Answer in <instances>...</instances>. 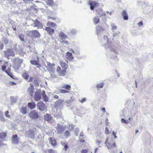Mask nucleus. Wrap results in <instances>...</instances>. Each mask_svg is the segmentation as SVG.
Instances as JSON below:
<instances>
[{
    "label": "nucleus",
    "mask_w": 153,
    "mask_h": 153,
    "mask_svg": "<svg viewBox=\"0 0 153 153\" xmlns=\"http://www.w3.org/2000/svg\"><path fill=\"white\" fill-rule=\"evenodd\" d=\"M103 39V40L101 41L100 40V42L104 44L107 43V44L105 46V49L107 51L110 50L114 51V46L111 43L109 42L107 36H104Z\"/></svg>",
    "instance_id": "nucleus-1"
},
{
    "label": "nucleus",
    "mask_w": 153,
    "mask_h": 153,
    "mask_svg": "<svg viewBox=\"0 0 153 153\" xmlns=\"http://www.w3.org/2000/svg\"><path fill=\"white\" fill-rule=\"evenodd\" d=\"M37 108L42 111H45L46 110L47 107L44 103L41 101L38 103L37 105Z\"/></svg>",
    "instance_id": "nucleus-2"
},
{
    "label": "nucleus",
    "mask_w": 153,
    "mask_h": 153,
    "mask_svg": "<svg viewBox=\"0 0 153 153\" xmlns=\"http://www.w3.org/2000/svg\"><path fill=\"white\" fill-rule=\"evenodd\" d=\"M43 117L45 120L51 123H54V120L53 118L50 114H46L44 115Z\"/></svg>",
    "instance_id": "nucleus-3"
},
{
    "label": "nucleus",
    "mask_w": 153,
    "mask_h": 153,
    "mask_svg": "<svg viewBox=\"0 0 153 153\" xmlns=\"http://www.w3.org/2000/svg\"><path fill=\"white\" fill-rule=\"evenodd\" d=\"M42 92L39 89L35 93L34 95L35 100L36 101H38L40 100L41 99Z\"/></svg>",
    "instance_id": "nucleus-4"
},
{
    "label": "nucleus",
    "mask_w": 153,
    "mask_h": 153,
    "mask_svg": "<svg viewBox=\"0 0 153 153\" xmlns=\"http://www.w3.org/2000/svg\"><path fill=\"white\" fill-rule=\"evenodd\" d=\"M47 65V68L51 75V72L53 73L55 71L54 66L55 65L54 64H51L50 63H48Z\"/></svg>",
    "instance_id": "nucleus-5"
},
{
    "label": "nucleus",
    "mask_w": 153,
    "mask_h": 153,
    "mask_svg": "<svg viewBox=\"0 0 153 153\" xmlns=\"http://www.w3.org/2000/svg\"><path fill=\"white\" fill-rule=\"evenodd\" d=\"M4 53L5 56L7 57L10 56H13L15 55V53L11 49H9L6 51H4Z\"/></svg>",
    "instance_id": "nucleus-6"
},
{
    "label": "nucleus",
    "mask_w": 153,
    "mask_h": 153,
    "mask_svg": "<svg viewBox=\"0 0 153 153\" xmlns=\"http://www.w3.org/2000/svg\"><path fill=\"white\" fill-rule=\"evenodd\" d=\"M56 128L57 131V133L59 134L62 133L65 130L64 128L59 124H57Z\"/></svg>",
    "instance_id": "nucleus-7"
},
{
    "label": "nucleus",
    "mask_w": 153,
    "mask_h": 153,
    "mask_svg": "<svg viewBox=\"0 0 153 153\" xmlns=\"http://www.w3.org/2000/svg\"><path fill=\"white\" fill-rule=\"evenodd\" d=\"M33 26L34 27H37L38 28H42L43 25L40 22L36 19L35 20H33Z\"/></svg>",
    "instance_id": "nucleus-8"
},
{
    "label": "nucleus",
    "mask_w": 153,
    "mask_h": 153,
    "mask_svg": "<svg viewBox=\"0 0 153 153\" xmlns=\"http://www.w3.org/2000/svg\"><path fill=\"white\" fill-rule=\"evenodd\" d=\"M56 71L59 76H64L66 74V71L65 70H61L59 66H58L56 68Z\"/></svg>",
    "instance_id": "nucleus-9"
},
{
    "label": "nucleus",
    "mask_w": 153,
    "mask_h": 153,
    "mask_svg": "<svg viewBox=\"0 0 153 153\" xmlns=\"http://www.w3.org/2000/svg\"><path fill=\"white\" fill-rule=\"evenodd\" d=\"M108 137H107L105 140V144L106 146H107V148L110 149H111L114 147L116 146L115 143L114 142L112 144H111V143H108L107 144V143L108 141Z\"/></svg>",
    "instance_id": "nucleus-10"
},
{
    "label": "nucleus",
    "mask_w": 153,
    "mask_h": 153,
    "mask_svg": "<svg viewBox=\"0 0 153 153\" xmlns=\"http://www.w3.org/2000/svg\"><path fill=\"white\" fill-rule=\"evenodd\" d=\"M30 117L33 119H35L39 117L38 113L35 111H32L29 114Z\"/></svg>",
    "instance_id": "nucleus-11"
},
{
    "label": "nucleus",
    "mask_w": 153,
    "mask_h": 153,
    "mask_svg": "<svg viewBox=\"0 0 153 153\" xmlns=\"http://www.w3.org/2000/svg\"><path fill=\"white\" fill-rule=\"evenodd\" d=\"M88 4L90 6V8L91 10H93L95 7L97 6L99 3L96 1H90L88 2Z\"/></svg>",
    "instance_id": "nucleus-12"
},
{
    "label": "nucleus",
    "mask_w": 153,
    "mask_h": 153,
    "mask_svg": "<svg viewBox=\"0 0 153 153\" xmlns=\"http://www.w3.org/2000/svg\"><path fill=\"white\" fill-rule=\"evenodd\" d=\"M96 12L100 16V17L105 16L106 15L105 13L104 12L102 9L99 8L96 10Z\"/></svg>",
    "instance_id": "nucleus-13"
},
{
    "label": "nucleus",
    "mask_w": 153,
    "mask_h": 153,
    "mask_svg": "<svg viewBox=\"0 0 153 153\" xmlns=\"http://www.w3.org/2000/svg\"><path fill=\"white\" fill-rule=\"evenodd\" d=\"M19 138L17 137L16 134H15L12 136L11 139L13 143L17 144L18 143Z\"/></svg>",
    "instance_id": "nucleus-14"
},
{
    "label": "nucleus",
    "mask_w": 153,
    "mask_h": 153,
    "mask_svg": "<svg viewBox=\"0 0 153 153\" xmlns=\"http://www.w3.org/2000/svg\"><path fill=\"white\" fill-rule=\"evenodd\" d=\"M63 100H58L55 103V107L59 109L62 106V104L63 102Z\"/></svg>",
    "instance_id": "nucleus-15"
},
{
    "label": "nucleus",
    "mask_w": 153,
    "mask_h": 153,
    "mask_svg": "<svg viewBox=\"0 0 153 153\" xmlns=\"http://www.w3.org/2000/svg\"><path fill=\"white\" fill-rule=\"evenodd\" d=\"M59 36L62 39H67V36L63 32L60 31L58 33Z\"/></svg>",
    "instance_id": "nucleus-16"
},
{
    "label": "nucleus",
    "mask_w": 153,
    "mask_h": 153,
    "mask_svg": "<svg viewBox=\"0 0 153 153\" xmlns=\"http://www.w3.org/2000/svg\"><path fill=\"white\" fill-rule=\"evenodd\" d=\"M97 32L98 39H99L100 37V33L103 31L102 28L99 25H97L96 27Z\"/></svg>",
    "instance_id": "nucleus-17"
},
{
    "label": "nucleus",
    "mask_w": 153,
    "mask_h": 153,
    "mask_svg": "<svg viewBox=\"0 0 153 153\" xmlns=\"http://www.w3.org/2000/svg\"><path fill=\"white\" fill-rule=\"evenodd\" d=\"M45 30L47 31L50 35L53 34L54 33V30L51 28L50 27H46L45 28Z\"/></svg>",
    "instance_id": "nucleus-18"
},
{
    "label": "nucleus",
    "mask_w": 153,
    "mask_h": 153,
    "mask_svg": "<svg viewBox=\"0 0 153 153\" xmlns=\"http://www.w3.org/2000/svg\"><path fill=\"white\" fill-rule=\"evenodd\" d=\"M27 132L29 137L33 139L34 138L35 133L33 130H30L27 131Z\"/></svg>",
    "instance_id": "nucleus-19"
},
{
    "label": "nucleus",
    "mask_w": 153,
    "mask_h": 153,
    "mask_svg": "<svg viewBox=\"0 0 153 153\" xmlns=\"http://www.w3.org/2000/svg\"><path fill=\"white\" fill-rule=\"evenodd\" d=\"M66 56V58L70 61H71L74 58V57L72 55V53L69 51H68L67 52Z\"/></svg>",
    "instance_id": "nucleus-20"
},
{
    "label": "nucleus",
    "mask_w": 153,
    "mask_h": 153,
    "mask_svg": "<svg viewBox=\"0 0 153 153\" xmlns=\"http://www.w3.org/2000/svg\"><path fill=\"white\" fill-rule=\"evenodd\" d=\"M34 89V87L32 85H31L30 87L28 88V91L30 95L31 96L33 95Z\"/></svg>",
    "instance_id": "nucleus-21"
},
{
    "label": "nucleus",
    "mask_w": 153,
    "mask_h": 153,
    "mask_svg": "<svg viewBox=\"0 0 153 153\" xmlns=\"http://www.w3.org/2000/svg\"><path fill=\"white\" fill-rule=\"evenodd\" d=\"M49 143L53 146H56V141L53 138H50L48 139Z\"/></svg>",
    "instance_id": "nucleus-22"
},
{
    "label": "nucleus",
    "mask_w": 153,
    "mask_h": 153,
    "mask_svg": "<svg viewBox=\"0 0 153 153\" xmlns=\"http://www.w3.org/2000/svg\"><path fill=\"white\" fill-rule=\"evenodd\" d=\"M122 15L124 20H127L128 19V16L126 11L123 10L122 13Z\"/></svg>",
    "instance_id": "nucleus-23"
},
{
    "label": "nucleus",
    "mask_w": 153,
    "mask_h": 153,
    "mask_svg": "<svg viewBox=\"0 0 153 153\" xmlns=\"http://www.w3.org/2000/svg\"><path fill=\"white\" fill-rule=\"evenodd\" d=\"M33 37L36 38H39L40 36V34L39 32L36 30H33Z\"/></svg>",
    "instance_id": "nucleus-24"
},
{
    "label": "nucleus",
    "mask_w": 153,
    "mask_h": 153,
    "mask_svg": "<svg viewBox=\"0 0 153 153\" xmlns=\"http://www.w3.org/2000/svg\"><path fill=\"white\" fill-rule=\"evenodd\" d=\"M42 95L43 98V100L45 102L48 101V99L46 94H45V92L44 91H43L42 92Z\"/></svg>",
    "instance_id": "nucleus-25"
},
{
    "label": "nucleus",
    "mask_w": 153,
    "mask_h": 153,
    "mask_svg": "<svg viewBox=\"0 0 153 153\" xmlns=\"http://www.w3.org/2000/svg\"><path fill=\"white\" fill-rule=\"evenodd\" d=\"M28 106L30 109H33L35 107L36 104L34 102H30L28 104Z\"/></svg>",
    "instance_id": "nucleus-26"
},
{
    "label": "nucleus",
    "mask_w": 153,
    "mask_h": 153,
    "mask_svg": "<svg viewBox=\"0 0 153 153\" xmlns=\"http://www.w3.org/2000/svg\"><path fill=\"white\" fill-rule=\"evenodd\" d=\"M93 21L94 24L95 25H97L100 21L99 16H97L93 18Z\"/></svg>",
    "instance_id": "nucleus-27"
},
{
    "label": "nucleus",
    "mask_w": 153,
    "mask_h": 153,
    "mask_svg": "<svg viewBox=\"0 0 153 153\" xmlns=\"http://www.w3.org/2000/svg\"><path fill=\"white\" fill-rule=\"evenodd\" d=\"M113 33V38L116 37L118 38L120 35V33L119 31H117L116 32H112Z\"/></svg>",
    "instance_id": "nucleus-28"
},
{
    "label": "nucleus",
    "mask_w": 153,
    "mask_h": 153,
    "mask_svg": "<svg viewBox=\"0 0 153 153\" xmlns=\"http://www.w3.org/2000/svg\"><path fill=\"white\" fill-rule=\"evenodd\" d=\"M60 65L62 68L65 69L67 68L68 65L65 62L63 61H60Z\"/></svg>",
    "instance_id": "nucleus-29"
},
{
    "label": "nucleus",
    "mask_w": 153,
    "mask_h": 153,
    "mask_svg": "<svg viewBox=\"0 0 153 153\" xmlns=\"http://www.w3.org/2000/svg\"><path fill=\"white\" fill-rule=\"evenodd\" d=\"M47 25L48 27H54L56 25L55 23L48 22L47 24Z\"/></svg>",
    "instance_id": "nucleus-30"
},
{
    "label": "nucleus",
    "mask_w": 153,
    "mask_h": 153,
    "mask_svg": "<svg viewBox=\"0 0 153 153\" xmlns=\"http://www.w3.org/2000/svg\"><path fill=\"white\" fill-rule=\"evenodd\" d=\"M20 112L23 114H26L27 113V108L26 107H22L20 111Z\"/></svg>",
    "instance_id": "nucleus-31"
},
{
    "label": "nucleus",
    "mask_w": 153,
    "mask_h": 153,
    "mask_svg": "<svg viewBox=\"0 0 153 153\" xmlns=\"http://www.w3.org/2000/svg\"><path fill=\"white\" fill-rule=\"evenodd\" d=\"M23 59H20L19 58H17L15 59V62L19 64H20L23 63Z\"/></svg>",
    "instance_id": "nucleus-32"
},
{
    "label": "nucleus",
    "mask_w": 153,
    "mask_h": 153,
    "mask_svg": "<svg viewBox=\"0 0 153 153\" xmlns=\"http://www.w3.org/2000/svg\"><path fill=\"white\" fill-rule=\"evenodd\" d=\"M111 26V30L112 32H115V30L117 29V27L113 23H111L110 24Z\"/></svg>",
    "instance_id": "nucleus-33"
},
{
    "label": "nucleus",
    "mask_w": 153,
    "mask_h": 153,
    "mask_svg": "<svg viewBox=\"0 0 153 153\" xmlns=\"http://www.w3.org/2000/svg\"><path fill=\"white\" fill-rule=\"evenodd\" d=\"M62 88L68 90H70L71 86L69 85L65 84L62 85Z\"/></svg>",
    "instance_id": "nucleus-34"
},
{
    "label": "nucleus",
    "mask_w": 153,
    "mask_h": 153,
    "mask_svg": "<svg viewBox=\"0 0 153 153\" xmlns=\"http://www.w3.org/2000/svg\"><path fill=\"white\" fill-rule=\"evenodd\" d=\"M61 145L64 147V149L65 151H66L68 148V146L67 145V143L64 142L62 141L61 143Z\"/></svg>",
    "instance_id": "nucleus-35"
},
{
    "label": "nucleus",
    "mask_w": 153,
    "mask_h": 153,
    "mask_svg": "<svg viewBox=\"0 0 153 153\" xmlns=\"http://www.w3.org/2000/svg\"><path fill=\"white\" fill-rule=\"evenodd\" d=\"M6 134L5 132L0 133V138L1 139H4L6 137Z\"/></svg>",
    "instance_id": "nucleus-36"
},
{
    "label": "nucleus",
    "mask_w": 153,
    "mask_h": 153,
    "mask_svg": "<svg viewBox=\"0 0 153 153\" xmlns=\"http://www.w3.org/2000/svg\"><path fill=\"white\" fill-rule=\"evenodd\" d=\"M96 143L99 147H102L103 145V143L102 141H100L97 140H96Z\"/></svg>",
    "instance_id": "nucleus-37"
},
{
    "label": "nucleus",
    "mask_w": 153,
    "mask_h": 153,
    "mask_svg": "<svg viewBox=\"0 0 153 153\" xmlns=\"http://www.w3.org/2000/svg\"><path fill=\"white\" fill-rule=\"evenodd\" d=\"M74 54H75V55L76 56L77 58L78 59L80 58V57L78 56L79 55H80V54L79 51L78 50H76Z\"/></svg>",
    "instance_id": "nucleus-38"
},
{
    "label": "nucleus",
    "mask_w": 153,
    "mask_h": 153,
    "mask_svg": "<svg viewBox=\"0 0 153 153\" xmlns=\"http://www.w3.org/2000/svg\"><path fill=\"white\" fill-rule=\"evenodd\" d=\"M64 135L66 138L70 136V132L68 130L66 131L64 133Z\"/></svg>",
    "instance_id": "nucleus-39"
},
{
    "label": "nucleus",
    "mask_w": 153,
    "mask_h": 153,
    "mask_svg": "<svg viewBox=\"0 0 153 153\" xmlns=\"http://www.w3.org/2000/svg\"><path fill=\"white\" fill-rule=\"evenodd\" d=\"M27 35L31 36V37H33V30L30 31H27Z\"/></svg>",
    "instance_id": "nucleus-40"
},
{
    "label": "nucleus",
    "mask_w": 153,
    "mask_h": 153,
    "mask_svg": "<svg viewBox=\"0 0 153 153\" xmlns=\"http://www.w3.org/2000/svg\"><path fill=\"white\" fill-rule=\"evenodd\" d=\"M22 76L25 79L27 80L29 78V75L26 73H24L23 74Z\"/></svg>",
    "instance_id": "nucleus-41"
},
{
    "label": "nucleus",
    "mask_w": 153,
    "mask_h": 153,
    "mask_svg": "<svg viewBox=\"0 0 153 153\" xmlns=\"http://www.w3.org/2000/svg\"><path fill=\"white\" fill-rule=\"evenodd\" d=\"M104 85V83L103 82L100 83L98 84L96 86L97 88H102L103 87Z\"/></svg>",
    "instance_id": "nucleus-42"
},
{
    "label": "nucleus",
    "mask_w": 153,
    "mask_h": 153,
    "mask_svg": "<svg viewBox=\"0 0 153 153\" xmlns=\"http://www.w3.org/2000/svg\"><path fill=\"white\" fill-rule=\"evenodd\" d=\"M121 121L122 123L126 124H127L129 123L128 120H126L123 118H122L121 119Z\"/></svg>",
    "instance_id": "nucleus-43"
},
{
    "label": "nucleus",
    "mask_w": 153,
    "mask_h": 153,
    "mask_svg": "<svg viewBox=\"0 0 153 153\" xmlns=\"http://www.w3.org/2000/svg\"><path fill=\"white\" fill-rule=\"evenodd\" d=\"M5 72L6 74H7V75L8 76H10L11 78H13L14 76L9 71H7V70H5Z\"/></svg>",
    "instance_id": "nucleus-44"
},
{
    "label": "nucleus",
    "mask_w": 153,
    "mask_h": 153,
    "mask_svg": "<svg viewBox=\"0 0 153 153\" xmlns=\"http://www.w3.org/2000/svg\"><path fill=\"white\" fill-rule=\"evenodd\" d=\"M59 92L61 93H66L69 92L68 91L62 89H60L59 90Z\"/></svg>",
    "instance_id": "nucleus-45"
},
{
    "label": "nucleus",
    "mask_w": 153,
    "mask_h": 153,
    "mask_svg": "<svg viewBox=\"0 0 153 153\" xmlns=\"http://www.w3.org/2000/svg\"><path fill=\"white\" fill-rule=\"evenodd\" d=\"M48 153H57L56 151L50 149L48 151Z\"/></svg>",
    "instance_id": "nucleus-46"
},
{
    "label": "nucleus",
    "mask_w": 153,
    "mask_h": 153,
    "mask_svg": "<svg viewBox=\"0 0 153 153\" xmlns=\"http://www.w3.org/2000/svg\"><path fill=\"white\" fill-rule=\"evenodd\" d=\"M130 112L131 113V114L132 116H134L137 113L138 111H133V109H132L131 110V111H130Z\"/></svg>",
    "instance_id": "nucleus-47"
},
{
    "label": "nucleus",
    "mask_w": 153,
    "mask_h": 153,
    "mask_svg": "<svg viewBox=\"0 0 153 153\" xmlns=\"http://www.w3.org/2000/svg\"><path fill=\"white\" fill-rule=\"evenodd\" d=\"M30 62L32 64L35 65H37L38 64V62L34 60H31Z\"/></svg>",
    "instance_id": "nucleus-48"
},
{
    "label": "nucleus",
    "mask_w": 153,
    "mask_h": 153,
    "mask_svg": "<svg viewBox=\"0 0 153 153\" xmlns=\"http://www.w3.org/2000/svg\"><path fill=\"white\" fill-rule=\"evenodd\" d=\"M9 111H7L5 113V116L6 117L10 118V116L9 115Z\"/></svg>",
    "instance_id": "nucleus-49"
},
{
    "label": "nucleus",
    "mask_w": 153,
    "mask_h": 153,
    "mask_svg": "<svg viewBox=\"0 0 153 153\" xmlns=\"http://www.w3.org/2000/svg\"><path fill=\"white\" fill-rule=\"evenodd\" d=\"M3 42L6 45L8 43V40L7 38H3Z\"/></svg>",
    "instance_id": "nucleus-50"
},
{
    "label": "nucleus",
    "mask_w": 153,
    "mask_h": 153,
    "mask_svg": "<svg viewBox=\"0 0 153 153\" xmlns=\"http://www.w3.org/2000/svg\"><path fill=\"white\" fill-rule=\"evenodd\" d=\"M77 32V31L75 29H72L71 31V33L72 34H75Z\"/></svg>",
    "instance_id": "nucleus-51"
},
{
    "label": "nucleus",
    "mask_w": 153,
    "mask_h": 153,
    "mask_svg": "<svg viewBox=\"0 0 153 153\" xmlns=\"http://www.w3.org/2000/svg\"><path fill=\"white\" fill-rule=\"evenodd\" d=\"M19 37L21 40L24 41V35L22 34H20Z\"/></svg>",
    "instance_id": "nucleus-52"
},
{
    "label": "nucleus",
    "mask_w": 153,
    "mask_h": 153,
    "mask_svg": "<svg viewBox=\"0 0 153 153\" xmlns=\"http://www.w3.org/2000/svg\"><path fill=\"white\" fill-rule=\"evenodd\" d=\"M79 129L78 128H76L75 131V134L76 135V136H78V134L79 132Z\"/></svg>",
    "instance_id": "nucleus-53"
},
{
    "label": "nucleus",
    "mask_w": 153,
    "mask_h": 153,
    "mask_svg": "<svg viewBox=\"0 0 153 153\" xmlns=\"http://www.w3.org/2000/svg\"><path fill=\"white\" fill-rule=\"evenodd\" d=\"M139 27H141L143 25V23L142 21H140L137 24Z\"/></svg>",
    "instance_id": "nucleus-54"
},
{
    "label": "nucleus",
    "mask_w": 153,
    "mask_h": 153,
    "mask_svg": "<svg viewBox=\"0 0 153 153\" xmlns=\"http://www.w3.org/2000/svg\"><path fill=\"white\" fill-rule=\"evenodd\" d=\"M105 133L107 134H109V130L108 128L106 127L105 129Z\"/></svg>",
    "instance_id": "nucleus-55"
},
{
    "label": "nucleus",
    "mask_w": 153,
    "mask_h": 153,
    "mask_svg": "<svg viewBox=\"0 0 153 153\" xmlns=\"http://www.w3.org/2000/svg\"><path fill=\"white\" fill-rule=\"evenodd\" d=\"M4 117L3 115L1 114L0 115V120L2 121L4 120Z\"/></svg>",
    "instance_id": "nucleus-56"
},
{
    "label": "nucleus",
    "mask_w": 153,
    "mask_h": 153,
    "mask_svg": "<svg viewBox=\"0 0 153 153\" xmlns=\"http://www.w3.org/2000/svg\"><path fill=\"white\" fill-rule=\"evenodd\" d=\"M87 99L86 98H83L81 100H80V102L82 103H83V102H85L86 100Z\"/></svg>",
    "instance_id": "nucleus-57"
},
{
    "label": "nucleus",
    "mask_w": 153,
    "mask_h": 153,
    "mask_svg": "<svg viewBox=\"0 0 153 153\" xmlns=\"http://www.w3.org/2000/svg\"><path fill=\"white\" fill-rule=\"evenodd\" d=\"M112 134L114 136V139H116L117 138V136H116V133H115L114 131H112Z\"/></svg>",
    "instance_id": "nucleus-58"
},
{
    "label": "nucleus",
    "mask_w": 153,
    "mask_h": 153,
    "mask_svg": "<svg viewBox=\"0 0 153 153\" xmlns=\"http://www.w3.org/2000/svg\"><path fill=\"white\" fill-rule=\"evenodd\" d=\"M4 45L3 43L0 42V49H2L3 48Z\"/></svg>",
    "instance_id": "nucleus-59"
},
{
    "label": "nucleus",
    "mask_w": 153,
    "mask_h": 153,
    "mask_svg": "<svg viewBox=\"0 0 153 153\" xmlns=\"http://www.w3.org/2000/svg\"><path fill=\"white\" fill-rule=\"evenodd\" d=\"M6 69V67L5 65H2L1 67V69L3 71H5Z\"/></svg>",
    "instance_id": "nucleus-60"
},
{
    "label": "nucleus",
    "mask_w": 153,
    "mask_h": 153,
    "mask_svg": "<svg viewBox=\"0 0 153 153\" xmlns=\"http://www.w3.org/2000/svg\"><path fill=\"white\" fill-rule=\"evenodd\" d=\"M61 43L63 44H68L69 43L67 41H63Z\"/></svg>",
    "instance_id": "nucleus-61"
},
{
    "label": "nucleus",
    "mask_w": 153,
    "mask_h": 153,
    "mask_svg": "<svg viewBox=\"0 0 153 153\" xmlns=\"http://www.w3.org/2000/svg\"><path fill=\"white\" fill-rule=\"evenodd\" d=\"M88 150L87 149H83L81 151L82 153H87Z\"/></svg>",
    "instance_id": "nucleus-62"
},
{
    "label": "nucleus",
    "mask_w": 153,
    "mask_h": 153,
    "mask_svg": "<svg viewBox=\"0 0 153 153\" xmlns=\"http://www.w3.org/2000/svg\"><path fill=\"white\" fill-rule=\"evenodd\" d=\"M33 79H34L32 77H30V79L28 80H27V81L28 82H30L33 81Z\"/></svg>",
    "instance_id": "nucleus-63"
},
{
    "label": "nucleus",
    "mask_w": 153,
    "mask_h": 153,
    "mask_svg": "<svg viewBox=\"0 0 153 153\" xmlns=\"http://www.w3.org/2000/svg\"><path fill=\"white\" fill-rule=\"evenodd\" d=\"M10 84L11 85H14L16 84L15 82L12 81L10 82Z\"/></svg>",
    "instance_id": "nucleus-64"
}]
</instances>
